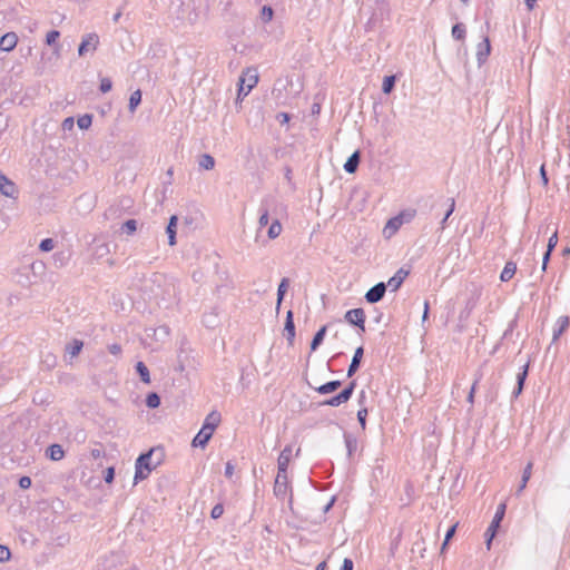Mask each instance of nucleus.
<instances>
[{
  "mask_svg": "<svg viewBox=\"0 0 570 570\" xmlns=\"http://www.w3.org/2000/svg\"><path fill=\"white\" fill-rule=\"evenodd\" d=\"M505 509H507V504L505 503L499 504V507L497 509V512H495V514L493 517V520L491 521V523H490V525H489V528H488V530L485 532L488 550H490L492 540L494 539V537H495V534L498 532V529L500 527V523H501V521L504 518Z\"/></svg>",
  "mask_w": 570,
  "mask_h": 570,
  "instance_id": "7ed1b4c3",
  "label": "nucleus"
},
{
  "mask_svg": "<svg viewBox=\"0 0 570 570\" xmlns=\"http://www.w3.org/2000/svg\"><path fill=\"white\" fill-rule=\"evenodd\" d=\"M363 353H364V350L362 346L356 348L354 356L352 358V362L350 364L348 371H347L348 376H352L357 371L361 360L363 357Z\"/></svg>",
  "mask_w": 570,
  "mask_h": 570,
  "instance_id": "f3484780",
  "label": "nucleus"
},
{
  "mask_svg": "<svg viewBox=\"0 0 570 570\" xmlns=\"http://www.w3.org/2000/svg\"><path fill=\"white\" fill-rule=\"evenodd\" d=\"M353 561L348 558H345L343 560V564L341 567V570H353Z\"/></svg>",
  "mask_w": 570,
  "mask_h": 570,
  "instance_id": "864d4df0",
  "label": "nucleus"
},
{
  "mask_svg": "<svg viewBox=\"0 0 570 570\" xmlns=\"http://www.w3.org/2000/svg\"><path fill=\"white\" fill-rule=\"evenodd\" d=\"M570 321L568 316H560L556 322V328L553 331V342L558 341L559 337L567 331L569 327Z\"/></svg>",
  "mask_w": 570,
  "mask_h": 570,
  "instance_id": "f8f14e48",
  "label": "nucleus"
},
{
  "mask_svg": "<svg viewBox=\"0 0 570 570\" xmlns=\"http://www.w3.org/2000/svg\"><path fill=\"white\" fill-rule=\"evenodd\" d=\"M476 385H478V381H474V383L472 384L471 390H470V392H469V395H468V402H469L471 405H473V403H474V396H475Z\"/></svg>",
  "mask_w": 570,
  "mask_h": 570,
  "instance_id": "de8ad7c7",
  "label": "nucleus"
},
{
  "mask_svg": "<svg viewBox=\"0 0 570 570\" xmlns=\"http://www.w3.org/2000/svg\"><path fill=\"white\" fill-rule=\"evenodd\" d=\"M456 528H458V523L453 524L446 532L445 534V538H444V541H443V544H442V551L446 548L448 543L450 542V540L453 538V535L455 534V531H456Z\"/></svg>",
  "mask_w": 570,
  "mask_h": 570,
  "instance_id": "c9c22d12",
  "label": "nucleus"
},
{
  "mask_svg": "<svg viewBox=\"0 0 570 570\" xmlns=\"http://www.w3.org/2000/svg\"><path fill=\"white\" fill-rule=\"evenodd\" d=\"M19 485L22 489H29L31 487V479L29 476L20 478Z\"/></svg>",
  "mask_w": 570,
  "mask_h": 570,
  "instance_id": "09e8293b",
  "label": "nucleus"
},
{
  "mask_svg": "<svg viewBox=\"0 0 570 570\" xmlns=\"http://www.w3.org/2000/svg\"><path fill=\"white\" fill-rule=\"evenodd\" d=\"M220 414L217 411L210 412L203 424V428H208L209 430L214 431L220 423Z\"/></svg>",
  "mask_w": 570,
  "mask_h": 570,
  "instance_id": "dca6fc26",
  "label": "nucleus"
},
{
  "mask_svg": "<svg viewBox=\"0 0 570 570\" xmlns=\"http://www.w3.org/2000/svg\"><path fill=\"white\" fill-rule=\"evenodd\" d=\"M11 557V552L8 547L0 546V562L8 561Z\"/></svg>",
  "mask_w": 570,
  "mask_h": 570,
  "instance_id": "79ce46f5",
  "label": "nucleus"
},
{
  "mask_svg": "<svg viewBox=\"0 0 570 570\" xmlns=\"http://www.w3.org/2000/svg\"><path fill=\"white\" fill-rule=\"evenodd\" d=\"M259 227H264L268 224V212L264 210L258 219Z\"/></svg>",
  "mask_w": 570,
  "mask_h": 570,
  "instance_id": "8fccbe9b",
  "label": "nucleus"
},
{
  "mask_svg": "<svg viewBox=\"0 0 570 570\" xmlns=\"http://www.w3.org/2000/svg\"><path fill=\"white\" fill-rule=\"evenodd\" d=\"M124 228L128 234H132L137 229V222L135 219H129L124 224Z\"/></svg>",
  "mask_w": 570,
  "mask_h": 570,
  "instance_id": "37998d69",
  "label": "nucleus"
},
{
  "mask_svg": "<svg viewBox=\"0 0 570 570\" xmlns=\"http://www.w3.org/2000/svg\"><path fill=\"white\" fill-rule=\"evenodd\" d=\"M114 476H115L114 468H108L106 471L105 481L107 483H111L114 481Z\"/></svg>",
  "mask_w": 570,
  "mask_h": 570,
  "instance_id": "603ef678",
  "label": "nucleus"
},
{
  "mask_svg": "<svg viewBox=\"0 0 570 570\" xmlns=\"http://www.w3.org/2000/svg\"><path fill=\"white\" fill-rule=\"evenodd\" d=\"M416 215V212L414 209H407L404 212H401L396 217L401 218L402 223H409L411 222Z\"/></svg>",
  "mask_w": 570,
  "mask_h": 570,
  "instance_id": "7c9ffc66",
  "label": "nucleus"
},
{
  "mask_svg": "<svg viewBox=\"0 0 570 570\" xmlns=\"http://www.w3.org/2000/svg\"><path fill=\"white\" fill-rule=\"evenodd\" d=\"M341 386L340 381L327 382L316 389L320 394H328L336 391Z\"/></svg>",
  "mask_w": 570,
  "mask_h": 570,
  "instance_id": "412c9836",
  "label": "nucleus"
},
{
  "mask_svg": "<svg viewBox=\"0 0 570 570\" xmlns=\"http://www.w3.org/2000/svg\"><path fill=\"white\" fill-rule=\"evenodd\" d=\"M540 175H541V179H542V184L543 186H548L549 184V179H548V176H547V173H546V168H544V165H542L540 167Z\"/></svg>",
  "mask_w": 570,
  "mask_h": 570,
  "instance_id": "5fc2aeb1",
  "label": "nucleus"
},
{
  "mask_svg": "<svg viewBox=\"0 0 570 570\" xmlns=\"http://www.w3.org/2000/svg\"><path fill=\"white\" fill-rule=\"evenodd\" d=\"M292 453L293 449L291 445H287L279 454L277 459V465H278V473L276 481H279L281 478L286 479V472L287 468L289 465V462L292 460Z\"/></svg>",
  "mask_w": 570,
  "mask_h": 570,
  "instance_id": "20e7f679",
  "label": "nucleus"
},
{
  "mask_svg": "<svg viewBox=\"0 0 570 570\" xmlns=\"http://www.w3.org/2000/svg\"><path fill=\"white\" fill-rule=\"evenodd\" d=\"M367 409L365 406L361 407L357 412V420L362 430L366 429V417H367Z\"/></svg>",
  "mask_w": 570,
  "mask_h": 570,
  "instance_id": "72a5a7b5",
  "label": "nucleus"
},
{
  "mask_svg": "<svg viewBox=\"0 0 570 570\" xmlns=\"http://www.w3.org/2000/svg\"><path fill=\"white\" fill-rule=\"evenodd\" d=\"M409 276V271L404 269V268H400L395 274L394 276H392L389 282H387V285L390 287H392L393 291H396L401 285L402 283L404 282V279Z\"/></svg>",
  "mask_w": 570,
  "mask_h": 570,
  "instance_id": "9b49d317",
  "label": "nucleus"
},
{
  "mask_svg": "<svg viewBox=\"0 0 570 570\" xmlns=\"http://www.w3.org/2000/svg\"><path fill=\"white\" fill-rule=\"evenodd\" d=\"M552 250L547 249V252L543 255L542 258V271L544 272L547 269L548 263L550 261Z\"/></svg>",
  "mask_w": 570,
  "mask_h": 570,
  "instance_id": "3c124183",
  "label": "nucleus"
},
{
  "mask_svg": "<svg viewBox=\"0 0 570 570\" xmlns=\"http://www.w3.org/2000/svg\"><path fill=\"white\" fill-rule=\"evenodd\" d=\"M345 320L348 323L360 326L362 330H364L365 313L362 308H354L347 311L345 314Z\"/></svg>",
  "mask_w": 570,
  "mask_h": 570,
  "instance_id": "0eeeda50",
  "label": "nucleus"
},
{
  "mask_svg": "<svg viewBox=\"0 0 570 570\" xmlns=\"http://www.w3.org/2000/svg\"><path fill=\"white\" fill-rule=\"evenodd\" d=\"M0 190L8 197H13L17 193L16 185L3 175H0Z\"/></svg>",
  "mask_w": 570,
  "mask_h": 570,
  "instance_id": "ddd939ff",
  "label": "nucleus"
},
{
  "mask_svg": "<svg viewBox=\"0 0 570 570\" xmlns=\"http://www.w3.org/2000/svg\"><path fill=\"white\" fill-rule=\"evenodd\" d=\"M141 101V91L139 89L135 90L129 98V109L130 111H135L137 106Z\"/></svg>",
  "mask_w": 570,
  "mask_h": 570,
  "instance_id": "393cba45",
  "label": "nucleus"
},
{
  "mask_svg": "<svg viewBox=\"0 0 570 570\" xmlns=\"http://www.w3.org/2000/svg\"><path fill=\"white\" fill-rule=\"evenodd\" d=\"M485 43H487V49L489 50L490 45H489V40L488 39H485Z\"/></svg>",
  "mask_w": 570,
  "mask_h": 570,
  "instance_id": "338daca9",
  "label": "nucleus"
},
{
  "mask_svg": "<svg viewBox=\"0 0 570 570\" xmlns=\"http://www.w3.org/2000/svg\"><path fill=\"white\" fill-rule=\"evenodd\" d=\"M273 18V10L271 7H263L262 9V19L264 21H269Z\"/></svg>",
  "mask_w": 570,
  "mask_h": 570,
  "instance_id": "49530a36",
  "label": "nucleus"
},
{
  "mask_svg": "<svg viewBox=\"0 0 570 570\" xmlns=\"http://www.w3.org/2000/svg\"><path fill=\"white\" fill-rule=\"evenodd\" d=\"M452 36L458 40H462L465 37V29L462 24H455L452 28Z\"/></svg>",
  "mask_w": 570,
  "mask_h": 570,
  "instance_id": "2f4dec72",
  "label": "nucleus"
},
{
  "mask_svg": "<svg viewBox=\"0 0 570 570\" xmlns=\"http://www.w3.org/2000/svg\"><path fill=\"white\" fill-rule=\"evenodd\" d=\"M109 352L114 355H119L121 353V346L119 344H112L109 346Z\"/></svg>",
  "mask_w": 570,
  "mask_h": 570,
  "instance_id": "6e6d98bb",
  "label": "nucleus"
},
{
  "mask_svg": "<svg viewBox=\"0 0 570 570\" xmlns=\"http://www.w3.org/2000/svg\"><path fill=\"white\" fill-rule=\"evenodd\" d=\"M176 225H177V217L171 216L169 219V224L167 226V234H168V240H169L170 246H174L176 244Z\"/></svg>",
  "mask_w": 570,
  "mask_h": 570,
  "instance_id": "6ab92c4d",
  "label": "nucleus"
},
{
  "mask_svg": "<svg viewBox=\"0 0 570 570\" xmlns=\"http://www.w3.org/2000/svg\"><path fill=\"white\" fill-rule=\"evenodd\" d=\"M532 468H533V463L532 462H529L527 464V466L524 468L523 475H522V482H521V485H520V491L525 489L527 483H528V481L530 480V478L532 475Z\"/></svg>",
  "mask_w": 570,
  "mask_h": 570,
  "instance_id": "a878e982",
  "label": "nucleus"
},
{
  "mask_svg": "<svg viewBox=\"0 0 570 570\" xmlns=\"http://www.w3.org/2000/svg\"><path fill=\"white\" fill-rule=\"evenodd\" d=\"M517 273V264L514 262H507L501 274L500 279L501 282H509L513 278V276Z\"/></svg>",
  "mask_w": 570,
  "mask_h": 570,
  "instance_id": "4468645a",
  "label": "nucleus"
},
{
  "mask_svg": "<svg viewBox=\"0 0 570 570\" xmlns=\"http://www.w3.org/2000/svg\"><path fill=\"white\" fill-rule=\"evenodd\" d=\"M403 225L401 218H397L396 216L389 219L385 227H384V234L387 236V237H391L392 235H394L399 229L400 227Z\"/></svg>",
  "mask_w": 570,
  "mask_h": 570,
  "instance_id": "2eb2a0df",
  "label": "nucleus"
},
{
  "mask_svg": "<svg viewBox=\"0 0 570 570\" xmlns=\"http://www.w3.org/2000/svg\"><path fill=\"white\" fill-rule=\"evenodd\" d=\"M326 567V563L323 561L321 563L317 564L316 569L315 570H324Z\"/></svg>",
  "mask_w": 570,
  "mask_h": 570,
  "instance_id": "e2e57ef3",
  "label": "nucleus"
},
{
  "mask_svg": "<svg viewBox=\"0 0 570 570\" xmlns=\"http://www.w3.org/2000/svg\"><path fill=\"white\" fill-rule=\"evenodd\" d=\"M354 387H355V382H352L340 394L333 396L330 400H326L324 402V404L328 405V406H340L341 404L346 403L351 399V396L353 394V391H354Z\"/></svg>",
  "mask_w": 570,
  "mask_h": 570,
  "instance_id": "39448f33",
  "label": "nucleus"
},
{
  "mask_svg": "<svg viewBox=\"0 0 570 570\" xmlns=\"http://www.w3.org/2000/svg\"><path fill=\"white\" fill-rule=\"evenodd\" d=\"M59 37H60L59 31H57V30L49 31L46 37L47 45H49V46L53 45L58 40Z\"/></svg>",
  "mask_w": 570,
  "mask_h": 570,
  "instance_id": "4c0bfd02",
  "label": "nucleus"
},
{
  "mask_svg": "<svg viewBox=\"0 0 570 570\" xmlns=\"http://www.w3.org/2000/svg\"><path fill=\"white\" fill-rule=\"evenodd\" d=\"M224 513V507L223 504H216L210 512V515L213 519H218Z\"/></svg>",
  "mask_w": 570,
  "mask_h": 570,
  "instance_id": "c03bdc74",
  "label": "nucleus"
},
{
  "mask_svg": "<svg viewBox=\"0 0 570 570\" xmlns=\"http://www.w3.org/2000/svg\"><path fill=\"white\" fill-rule=\"evenodd\" d=\"M47 454L52 461H60L65 456V451L61 445L52 444L49 446Z\"/></svg>",
  "mask_w": 570,
  "mask_h": 570,
  "instance_id": "a211bd4d",
  "label": "nucleus"
},
{
  "mask_svg": "<svg viewBox=\"0 0 570 570\" xmlns=\"http://www.w3.org/2000/svg\"><path fill=\"white\" fill-rule=\"evenodd\" d=\"M153 450L149 452L139 455V458L136 461V471H135V482H138L140 480H145L148 478L150 472L156 468L157 464H151Z\"/></svg>",
  "mask_w": 570,
  "mask_h": 570,
  "instance_id": "f03ea898",
  "label": "nucleus"
},
{
  "mask_svg": "<svg viewBox=\"0 0 570 570\" xmlns=\"http://www.w3.org/2000/svg\"><path fill=\"white\" fill-rule=\"evenodd\" d=\"M282 230V224L279 223V220L276 219L271 224L267 235L271 239H275L281 235Z\"/></svg>",
  "mask_w": 570,
  "mask_h": 570,
  "instance_id": "4be33fe9",
  "label": "nucleus"
},
{
  "mask_svg": "<svg viewBox=\"0 0 570 570\" xmlns=\"http://www.w3.org/2000/svg\"><path fill=\"white\" fill-rule=\"evenodd\" d=\"M358 163H360V156H358V153L355 151L348 159L347 161L344 164V169L350 173V174H353L357 166H358Z\"/></svg>",
  "mask_w": 570,
  "mask_h": 570,
  "instance_id": "aec40b11",
  "label": "nucleus"
},
{
  "mask_svg": "<svg viewBox=\"0 0 570 570\" xmlns=\"http://www.w3.org/2000/svg\"><path fill=\"white\" fill-rule=\"evenodd\" d=\"M428 313H429V303L425 302L424 303V313H423V320H425L428 317Z\"/></svg>",
  "mask_w": 570,
  "mask_h": 570,
  "instance_id": "680f3d73",
  "label": "nucleus"
},
{
  "mask_svg": "<svg viewBox=\"0 0 570 570\" xmlns=\"http://www.w3.org/2000/svg\"><path fill=\"white\" fill-rule=\"evenodd\" d=\"M234 473V466L232 463L226 464L225 474L226 476L230 478Z\"/></svg>",
  "mask_w": 570,
  "mask_h": 570,
  "instance_id": "bf43d9fd",
  "label": "nucleus"
},
{
  "mask_svg": "<svg viewBox=\"0 0 570 570\" xmlns=\"http://www.w3.org/2000/svg\"><path fill=\"white\" fill-rule=\"evenodd\" d=\"M558 229H554V232L552 233V235L549 237V240H548V245H547V249L549 250H553L554 247L557 246L558 244Z\"/></svg>",
  "mask_w": 570,
  "mask_h": 570,
  "instance_id": "e433bc0d",
  "label": "nucleus"
},
{
  "mask_svg": "<svg viewBox=\"0 0 570 570\" xmlns=\"http://www.w3.org/2000/svg\"><path fill=\"white\" fill-rule=\"evenodd\" d=\"M104 455V451L101 449H92L91 450V456L94 459H99Z\"/></svg>",
  "mask_w": 570,
  "mask_h": 570,
  "instance_id": "13d9d810",
  "label": "nucleus"
},
{
  "mask_svg": "<svg viewBox=\"0 0 570 570\" xmlns=\"http://www.w3.org/2000/svg\"><path fill=\"white\" fill-rule=\"evenodd\" d=\"M395 83V77L394 76H387L383 80L382 89L384 94H390L394 87Z\"/></svg>",
  "mask_w": 570,
  "mask_h": 570,
  "instance_id": "c756f323",
  "label": "nucleus"
},
{
  "mask_svg": "<svg viewBox=\"0 0 570 570\" xmlns=\"http://www.w3.org/2000/svg\"><path fill=\"white\" fill-rule=\"evenodd\" d=\"M112 88V83H111V80L109 78H102L100 80V90L101 92L106 94L108 91H110Z\"/></svg>",
  "mask_w": 570,
  "mask_h": 570,
  "instance_id": "58836bf2",
  "label": "nucleus"
},
{
  "mask_svg": "<svg viewBox=\"0 0 570 570\" xmlns=\"http://www.w3.org/2000/svg\"><path fill=\"white\" fill-rule=\"evenodd\" d=\"M82 346H83V343H82L81 341H78V340L73 341V344H72V346H71V350H70V352H69V353H70V355H71V356H76V355H78V354L80 353V351H81Z\"/></svg>",
  "mask_w": 570,
  "mask_h": 570,
  "instance_id": "ea45409f",
  "label": "nucleus"
},
{
  "mask_svg": "<svg viewBox=\"0 0 570 570\" xmlns=\"http://www.w3.org/2000/svg\"><path fill=\"white\" fill-rule=\"evenodd\" d=\"M385 291V284L379 283L367 291V293L365 294V298L368 303H376L383 298Z\"/></svg>",
  "mask_w": 570,
  "mask_h": 570,
  "instance_id": "6e6552de",
  "label": "nucleus"
},
{
  "mask_svg": "<svg viewBox=\"0 0 570 570\" xmlns=\"http://www.w3.org/2000/svg\"><path fill=\"white\" fill-rule=\"evenodd\" d=\"M563 255H564V256H566V255H570V248H569V247L563 249Z\"/></svg>",
  "mask_w": 570,
  "mask_h": 570,
  "instance_id": "69168bd1",
  "label": "nucleus"
},
{
  "mask_svg": "<svg viewBox=\"0 0 570 570\" xmlns=\"http://www.w3.org/2000/svg\"><path fill=\"white\" fill-rule=\"evenodd\" d=\"M529 10H532L535 6L537 0H524Z\"/></svg>",
  "mask_w": 570,
  "mask_h": 570,
  "instance_id": "052dcab7",
  "label": "nucleus"
},
{
  "mask_svg": "<svg viewBox=\"0 0 570 570\" xmlns=\"http://www.w3.org/2000/svg\"><path fill=\"white\" fill-rule=\"evenodd\" d=\"M137 372L144 383H150V375L147 366L142 362H138L136 365Z\"/></svg>",
  "mask_w": 570,
  "mask_h": 570,
  "instance_id": "b1692460",
  "label": "nucleus"
},
{
  "mask_svg": "<svg viewBox=\"0 0 570 570\" xmlns=\"http://www.w3.org/2000/svg\"><path fill=\"white\" fill-rule=\"evenodd\" d=\"M325 333H326V326H323L318 330V332L315 334V336L311 343L312 351H315L320 346V344L324 340Z\"/></svg>",
  "mask_w": 570,
  "mask_h": 570,
  "instance_id": "5701e85b",
  "label": "nucleus"
},
{
  "mask_svg": "<svg viewBox=\"0 0 570 570\" xmlns=\"http://www.w3.org/2000/svg\"><path fill=\"white\" fill-rule=\"evenodd\" d=\"M288 284H289V282L287 278H283L281 281V284L278 285V289H277V306L281 305V303L284 298V295L287 291Z\"/></svg>",
  "mask_w": 570,
  "mask_h": 570,
  "instance_id": "bb28decb",
  "label": "nucleus"
},
{
  "mask_svg": "<svg viewBox=\"0 0 570 570\" xmlns=\"http://www.w3.org/2000/svg\"><path fill=\"white\" fill-rule=\"evenodd\" d=\"M527 373H528V367L525 366L523 372L520 373L519 376H518V391H517V394H520L522 389H523V383H524Z\"/></svg>",
  "mask_w": 570,
  "mask_h": 570,
  "instance_id": "a19ab883",
  "label": "nucleus"
},
{
  "mask_svg": "<svg viewBox=\"0 0 570 570\" xmlns=\"http://www.w3.org/2000/svg\"><path fill=\"white\" fill-rule=\"evenodd\" d=\"M282 117H283L284 121H288V119H289L287 114H282Z\"/></svg>",
  "mask_w": 570,
  "mask_h": 570,
  "instance_id": "0e129e2a",
  "label": "nucleus"
},
{
  "mask_svg": "<svg viewBox=\"0 0 570 570\" xmlns=\"http://www.w3.org/2000/svg\"><path fill=\"white\" fill-rule=\"evenodd\" d=\"M18 43V36L16 32H7L0 38V50L1 51H11Z\"/></svg>",
  "mask_w": 570,
  "mask_h": 570,
  "instance_id": "1a4fd4ad",
  "label": "nucleus"
},
{
  "mask_svg": "<svg viewBox=\"0 0 570 570\" xmlns=\"http://www.w3.org/2000/svg\"><path fill=\"white\" fill-rule=\"evenodd\" d=\"M463 2H468V0H462Z\"/></svg>",
  "mask_w": 570,
  "mask_h": 570,
  "instance_id": "774afa93",
  "label": "nucleus"
},
{
  "mask_svg": "<svg viewBox=\"0 0 570 570\" xmlns=\"http://www.w3.org/2000/svg\"><path fill=\"white\" fill-rule=\"evenodd\" d=\"M285 330L288 332L291 337H294V335H295V326H294V322H293V313H292V311L287 312L286 322H285Z\"/></svg>",
  "mask_w": 570,
  "mask_h": 570,
  "instance_id": "c85d7f7f",
  "label": "nucleus"
},
{
  "mask_svg": "<svg viewBox=\"0 0 570 570\" xmlns=\"http://www.w3.org/2000/svg\"><path fill=\"white\" fill-rule=\"evenodd\" d=\"M454 207H455V200L452 198L451 199V204H450V208H449V210H448L443 222H445L452 215V213L454 212Z\"/></svg>",
  "mask_w": 570,
  "mask_h": 570,
  "instance_id": "4d7b16f0",
  "label": "nucleus"
},
{
  "mask_svg": "<svg viewBox=\"0 0 570 570\" xmlns=\"http://www.w3.org/2000/svg\"><path fill=\"white\" fill-rule=\"evenodd\" d=\"M146 403L149 407L155 409L159 406L160 399L156 393H150L146 399Z\"/></svg>",
  "mask_w": 570,
  "mask_h": 570,
  "instance_id": "f704fd0d",
  "label": "nucleus"
},
{
  "mask_svg": "<svg viewBox=\"0 0 570 570\" xmlns=\"http://www.w3.org/2000/svg\"><path fill=\"white\" fill-rule=\"evenodd\" d=\"M257 82L258 73L256 68H246L238 81V97L242 95L247 96Z\"/></svg>",
  "mask_w": 570,
  "mask_h": 570,
  "instance_id": "f257e3e1",
  "label": "nucleus"
},
{
  "mask_svg": "<svg viewBox=\"0 0 570 570\" xmlns=\"http://www.w3.org/2000/svg\"><path fill=\"white\" fill-rule=\"evenodd\" d=\"M213 434H214V431L209 430L208 428L202 426L200 431L196 434V436L194 438V440L191 442L193 446L204 448L207 444V442L210 440Z\"/></svg>",
  "mask_w": 570,
  "mask_h": 570,
  "instance_id": "9d476101",
  "label": "nucleus"
},
{
  "mask_svg": "<svg viewBox=\"0 0 570 570\" xmlns=\"http://www.w3.org/2000/svg\"><path fill=\"white\" fill-rule=\"evenodd\" d=\"M92 118L90 115H83L78 118V126L80 129H88L91 126Z\"/></svg>",
  "mask_w": 570,
  "mask_h": 570,
  "instance_id": "473e14b6",
  "label": "nucleus"
},
{
  "mask_svg": "<svg viewBox=\"0 0 570 570\" xmlns=\"http://www.w3.org/2000/svg\"><path fill=\"white\" fill-rule=\"evenodd\" d=\"M199 165L206 170L213 169L215 166V159L210 155H203L199 160Z\"/></svg>",
  "mask_w": 570,
  "mask_h": 570,
  "instance_id": "cd10ccee",
  "label": "nucleus"
},
{
  "mask_svg": "<svg viewBox=\"0 0 570 570\" xmlns=\"http://www.w3.org/2000/svg\"><path fill=\"white\" fill-rule=\"evenodd\" d=\"M53 248V242L51 238H46L40 243V249L43 252H49Z\"/></svg>",
  "mask_w": 570,
  "mask_h": 570,
  "instance_id": "a18cd8bd",
  "label": "nucleus"
},
{
  "mask_svg": "<svg viewBox=\"0 0 570 570\" xmlns=\"http://www.w3.org/2000/svg\"><path fill=\"white\" fill-rule=\"evenodd\" d=\"M99 45V37L96 33H88L81 41L78 53L83 56L88 51H95Z\"/></svg>",
  "mask_w": 570,
  "mask_h": 570,
  "instance_id": "423d86ee",
  "label": "nucleus"
}]
</instances>
